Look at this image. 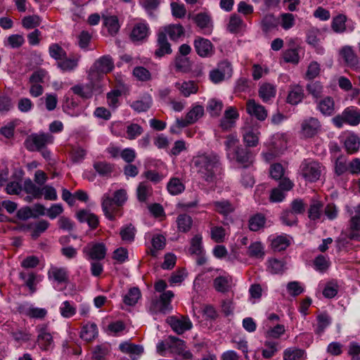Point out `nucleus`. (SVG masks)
Here are the masks:
<instances>
[{"mask_svg":"<svg viewBox=\"0 0 360 360\" xmlns=\"http://www.w3.org/2000/svg\"><path fill=\"white\" fill-rule=\"evenodd\" d=\"M178 229L180 231L188 232L192 226V218L186 214H180L176 219Z\"/></svg>","mask_w":360,"mask_h":360,"instance_id":"35","label":"nucleus"},{"mask_svg":"<svg viewBox=\"0 0 360 360\" xmlns=\"http://www.w3.org/2000/svg\"><path fill=\"white\" fill-rule=\"evenodd\" d=\"M281 219L283 223L287 226H293L297 224V218L296 214L291 212L290 210H284L281 216Z\"/></svg>","mask_w":360,"mask_h":360,"instance_id":"55","label":"nucleus"},{"mask_svg":"<svg viewBox=\"0 0 360 360\" xmlns=\"http://www.w3.org/2000/svg\"><path fill=\"white\" fill-rule=\"evenodd\" d=\"M49 53L56 60H62L66 57V52L57 44H53L49 47Z\"/></svg>","mask_w":360,"mask_h":360,"instance_id":"57","label":"nucleus"},{"mask_svg":"<svg viewBox=\"0 0 360 360\" xmlns=\"http://www.w3.org/2000/svg\"><path fill=\"white\" fill-rule=\"evenodd\" d=\"M223 108L221 101L217 99H211L207 106V111L212 116H219Z\"/></svg>","mask_w":360,"mask_h":360,"instance_id":"50","label":"nucleus"},{"mask_svg":"<svg viewBox=\"0 0 360 360\" xmlns=\"http://www.w3.org/2000/svg\"><path fill=\"white\" fill-rule=\"evenodd\" d=\"M243 25V20L240 16L233 14L231 16L227 29L231 33H236L239 31Z\"/></svg>","mask_w":360,"mask_h":360,"instance_id":"51","label":"nucleus"},{"mask_svg":"<svg viewBox=\"0 0 360 360\" xmlns=\"http://www.w3.org/2000/svg\"><path fill=\"white\" fill-rule=\"evenodd\" d=\"M174 295L172 291L167 290L162 293L159 298H153L149 307V311L152 314L160 313L163 314L171 311L172 309L171 300Z\"/></svg>","mask_w":360,"mask_h":360,"instance_id":"3","label":"nucleus"},{"mask_svg":"<svg viewBox=\"0 0 360 360\" xmlns=\"http://www.w3.org/2000/svg\"><path fill=\"white\" fill-rule=\"evenodd\" d=\"M74 94L84 98H89L92 96L94 85L87 84L84 86L81 85H75L71 88Z\"/></svg>","mask_w":360,"mask_h":360,"instance_id":"36","label":"nucleus"},{"mask_svg":"<svg viewBox=\"0 0 360 360\" xmlns=\"http://www.w3.org/2000/svg\"><path fill=\"white\" fill-rule=\"evenodd\" d=\"M301 174L307 181H316L321 174V165L316 162H304L301 166Z\"/></svg>","mask_w":360,"mask_h":360,"instance_id":"5","label":"nucleus"},{"mask_svg":"<svg viewBox=\"0 0 360 360\" xmlns=\"http://www.w3.org/2000/svg\"><path fill=\"white\" fill-rule=\"evenodd\" d=\"M133 74L140 81H148L151 78L150 72L141 66L136 67L133 70Z\"/></svg>","mask_w":360,"mask_h":360,"instance_id":"59","label":"nucleus"},{"mask_svg":"<svg viewBox=\"0 0 360 360\" xmlns=\"http://www.w3.org/2000/svg\"><path fill=\"white\" fill-rule=\"evenodd\" d=\"M77 218L81 223L86 222L92 229L97 228L99 224L98 217L87 210H81L77 212Z\"/></svg>","mask_w":360,"mask_h":360,"instance_id":"16","label":"nucleus"},{"mask_svg":"<svg viewBox=\"0 0 360 360\" xmlns=\"http://www.w3.org/2000/svg\"><path fill=\"white\" fill-rule=\"evenodd\" d=\"M137 198L140 202H146L152 195V186L146 181L141 182L136 189Z\"/></svg>","mask_w":360,"mask_h":360,"instance_id":"23","label":"nucleus"},{"mask_svg":"<svg viewBox=\"0 0 360 360\" xmlns=\"http://www.w3.org/2000/svg\"><path fill=\"white\" fill-rule=\"evenodd\" d=\"M94 168L98 174L103 176H110L113 171V165L105 162H95L94 163Z\"/></svg>","mask_w":360,"mask_h":360,"instance_id":"29","label":"nucleus"},{"mask_svg":"<svg viewBox=\"0 0 360 360\" xmlns=\"http://www.w3.org/2000/svg\"><path fill=\"white\" fill-rule=\"evenodd\" d=\"M323 207L322 202L312 199L308 210V217L313 221L319 219L322 215Z\"/></svg>","mask_w":360,"mask_h":360,"instance_id":"21","label":"nucleus"},{"mask_svg":"<svg viewBox=\"0 0 360 360\" xmlns=\"http://www.w3.org/2000/svg\"><path fill=\"white\" fill-rule=\"evenodd\" d=\"M143 128L138 124L132 123L127 127V139L134 140L143 133Z\"/></svg>","mask_w":360,"mask_h":360,"instance_id":"53","label":"nucleus"},{"mask_svg":"<svg viewBox=\"0 0 360 360\" xmlns=\"http://www.w3.org/2000/svg\"><path fill=\"white\" fill-rule=\"evenodd\" d=\"M360 146V141L357 136H349L345 142V146L347 150V151L349 153H356Z\"/></svg>","mask_w":360,"mask_h":360,"instance_id":"44","label":"nucleus"},{"mask_svg":"<svg viewBox=\"0 0 360 360\" xmlns=\"http://www.w3.org/2000/svg\"><path fill=\"white\" fill-rule=\"evenodd\" d=\"M185 189L184 185L178 178H172L167 184V190L172 195H178Z\"/></svg>","mask_w":360,"mask_h":360,"instance_id":"40","label":"nucleus"},{"mask_svg":"<svg viewBox=\"0 0 360 360\" xmlns=\"http://www.w3.org/2000/svg\"><path fill=\"white\" fill-rule=\"evenodd\" d=\"M122 240L131 242L135 236V228L131 224L121 229L120 233Z\"/></svg>","mask_w":360,"mask_h":360,"instance_id":"58","label":"nucleus"},{"mask_svg":"<svg viewBox=\"0 0 360 360\" xmlns=\"http://www.w3.org/2000/svg\"><path fill=\"white\" fill-rule=\"evenodd\" d=\"M157 46L158 49L155 51V56L160 58L166 54H170L172 52L171 44L167 40L165 32L158 33L157 36Z\"/></svg>","mask_w":360,"mask_h":360,"instance_id":"10","label":"nucleus"},{"mask_svg":"<svg viewBox=\"0 0 360 360\" xmlns=\"http://www.w3.org/2000/svg\"><path fill=\"white\" fill-rule=\"evenodd\" d=\"M304 354V351L300 349L289 348L285 350L284 360H299Z\"/></svg>","mask_w":360,"mask_h":360,"instance_id":"52","label":"nucleus"},{"mask_svg":"<svg viewBox=\"0 0 360 360\" xmlns=\"http://www.w3.org/2000/svg\"><path fill=\"white\" fill-rule=\"evenodd\" d=\"M119 348L123 353L130 355H140L143 352V348L141 345L131 344L127 342H122L120 345Z\"/></svg>","mask_w":360,"mask_h":360,"instance_id":"27","label":"nucleus"},{"mask_svg":"<svg viewBox=\"0 0 360 360\" xmlns=\"http://www.w3.org/2000/svg\"><path fill=\"white\" fill-rule=\"evenodd\" d=\"M37 342L41 349L47 350L53 342V338L49 333L41 331L37 337Z\"/></svg>","mask_w":360,"mask_h":360,"instance_id":"42","label":"nucleus"},{"mask_svg":"<svg viewBox=\"0 0 360 360\" xmlns=\"http://www.w3.org/2000/svg\"><path fill=\"white\" fill-rule=\"evenodd\" d=\"M83 253L93 260H101L105 258L106 248L103 243H89L83 249Z\"/></svg>","mask_w":360,"mask_h":360,"instance_id":"8","label":"nucleus"},{"mask_svg":"<svg viewBox=\"0 0 360 360\" xmlns=\"http://www.w3.org/2000/svg\"><path fill=\"white\" fill-rule=\"evenodd\" d=\"M173 16L177 18H182L186 14V9L184 4L176 2H172L170 4Z\"/></svg>","mask_w":360,"mask_h":360,"instance_id":"60","label":"nucleus"},{"mask_svg":"<svg viewBox=\"0 0 360 360\" xmlns=\"http://www.w3.org/2000/svg\"><path fill=\"white\" fill-rule=\"evenodd\" d=\"M301 127L302 133L305 136L312 137L319 131L321 124L318 119L309 117L302 122Z\"/></svg>","mask_w":360,"mask_h":360,"instance_id":"11","label":"nucleus"},{"mask_svg":"<svg viewBox=\"0 0 360 360\" xmlns=\"http://www.w3.org/2000/svg\"><path fill=\"white\" fill-rule=\"evenodd\" d=\"M307 90L309 94L318 98L321 96L323 86L319 82H311L307 85Z\"/></svg>","mask_w":360,"mask_h":360,"instance_id":"54","label":"nucleus"},{"mask_svg":"<svg viewBox=\"0 0 360 360\" xmlns=\"http://www.w3.org/2000/svg\"><path fill=\"white\" fill-rule=\"evenodd\" d=\"M114 68L112 58L110 56H103L97 60L91 69L89 77L92 79L98 76L99 73L106 74L110 72Z\"/></svg>","mask_w":360,"mask_h":360,"instance_id":"6","label":"nucleus"},{"mask_svg":"<svg viewBox=\"0 0 360 360\" xmlns=\"http://www.w3.org/2000/svg\"><path fill=\"white\" fill-rule=\"evenodd\" d=\"M295 24V17L292 13H286L281 15V25L285 30L291 28Z\"/></svg>","mask_w":360,"mask_h":360,"instance_id":"61","label":"nucleus"},{"mask_svg":"<svg viewBox=\"0 0 360 360\" xmlns=\"http://www.w3.org/2000/svg\"><path fill=\"white\" fill-rule=\"evenodd\" d=\"M149 27L146 23H136L130 34V39L132 41H139L146 39L148 34Z\"/></svg>","mask_w":360,"mask_h":360,"instance_id":"15","label":"nucleus"},{"mask_svg":"<svg viewBox=\"0 0 360 360\" xmlns=\"http://www.w3.org/2000/svg\"><path fill=\"white\" fill-rule=\"evenodd\" d=\"M231 71L230 64L228 62L220 63L218 68L212 70L210 77L214 83H219L225 79L226 72Z\"/></svg>","mask_w":360,"mask_h":360,"instance_id":"19","label":"nucleus"},{"mask_svg":"<svg viewBox=\"0 0 360 360\" xmlns=\"http://www.w3.org/2000/svg\"><path fill=\"white\" fill-rule=\"evenodd\" d=\"M20 278L24 281L25 285L30 289V292L33 293L36 290V278L37 275L34 272L26 273L22 271L19 274Z\"/></svg>","mask_w":360,"mask_h":360,"instance_id":"32","label":"nucleus"},{"mask_svg":"<svg viewBox=\"0 0 360 360\" xmlns=\"http://www.w3.org/2000/svg\"><path fill=\"white\" fill-rule=\"evenodd\" d=\"M98 334L97 326L95 323L86 325L82 328L80 337L85 341L89 342L94 340Z\"/></svg>","mask_w":360,"mask_h":360,"instance_id":"33","label":"nucleus"},{"mask_svg":"<svg viewBox=\"0 0 360 360\" xmlns=\"http://www.w3.org/2000/svg\"><path fill=\"white\" fill-rule=\"evenodd\" d=\"M333 122L338 128H341L344 124L356 126L360 123V109L354 106L347 107L333 118Z\"/></svg>","mask_w":360,"mask_h":360,"instance_id":"2","label":"nucleus"},{"mask_svg":"<svg viewBox=\"0 0 360 360\" xmlns=\"http://www.w3.org/2000/svg\"><path fill=\"white\" fill-rule=\"evenodd\" d=\"M174 67L177 72L187 73L191 70V63L187 57L176 56L174 60Z\"/></svg>","mask_w":360,"mask_h":360,"instance_id":"28","label":"nucleus"},{"mask_svg":"<svg viewBox=\"0 0 360 360\" xmlns=\"http://www.w3.org/2000/svg\"><path fill=\"white\" fill-rule=\"evenodd\" d=\"M318 327L316 333L321 334L323 332L325 328L330 324V319L327 314H322L317 316Z\"/></svg>","mask_w":360,"mask_h":360,"instance_id":"62","label":"nucleus"},{"mask_svg":"<svg viewBox=\"0 0 360 360\" xmlns=\"http://www.w3.org/2000/svg\"><path fill=\"white\" fill-rule=\"evenodd\" d=\"M168 340H169V348L172 353L180 354L185 349V342L182 340L174 336H169Z\"/></svg>","mask_w":360,"mask_h":360,"instance_id":"38","label":"nucleus"},{"mask_svg":"<svg viewBox=\"0 0 360 360\" xmlns=\"http://www.w3.org/2000/svg\"><path fill=\"white\" fill-rule=\"evenodd\" d=\"M214 205L217 212L224 216L229 214L235 210V207L228 200L214 202Z\"/></svg>","mask_w":360,"mask_h":360,"instance_id":"39","label":"nucleus"},{"mask_svg":"<svg viewBox=\"0 0 360 360\" xmlns=\"http://www.w3.org/2000/svg\"><path fill=\"white\" fill-rule=\"evenodd\" d=\"M167 323L169 324L172 328L177 334H183L185 331L191 329L192 323L190 319L186 317L181 316L180 317L176 316H169L167 319Z\"/></svg>","mask_w":360,"mask_h":360,"instance_id":"7","label":"nucleus"},{"mask_svg":"<svg viewBox=\"0 0 360 360\" xmlns=\"http://www.w3.org/2000/svg\"><path fill=\"white\" fill-rule=\"evenodd\" d=\"M304 96L303 89L302 86L297 85L295 86L289 92L287 97L288 103L292 105H297L302 101Z\"/></svg>","mask_w":360,"mask_h":360,"instance_id":"24","label":"nucleus"},{"mask_svg":"<svg viewBox=\"0 0 360 360\" xmlns=\"http://www.w3.org/2000/svg\"><path fill=\"white\" fill-rule=\"evenodd\" d=\"M290 245L289 240L283 236H278L271 242V247L274 251L280 252L285 250Z\"/></svg>","mask_w":360,"mask_h":360,"instance_id":"43","label":"nucleus"},{"mask_svg":"<svg viewBox=\"0 0 360 360\" xmlns=\"http://www.w3.org/2000/svg\"><path fill=\"white\" fill-rule=\"evenodd\" d=\"M347 17L345 15L340 14L333 20L331 27L335 32H343L346 30Z\"/></svg>","mask_w":360,"mask_h":360,"instance_id":"41","label":"nucleus"},{"mask_svg":"<svg viewBox=\"0 0 360 360\" xmlns=\"http://www.w3.org/2000/svg\"><path fill=\"white\" fill-rule=\"evenodd\" d=\"M193 20L200 29L209 27L212 22L210 15L205 12L199 13L192 17Z\"/></svg>","mask_w":360,"mask_h":360,"instance_id":"31","label":"nucleus"},{"mask_svg":"<svg viewBox=\"0 0 360 360\" xmlns=\"http://www.w3.org/2000/svg\"><path fill=\"white\" fill-rule=\"evenodd\" d=\"M141 297V291L138 288L134 287L124 297V302L129 306H134Z\"/></svg>","mask_w":360,"mask_h":360,"instance_id":"37","label":"nucleus"},{"mask_svg":"<svg viewBox=\"0 0 360 360\" xmlns=\"http://www.w3.org/2000/svg\"><path fill=\"white\" fill-rule=\"evenodd\" d=\"M58 65L64 71L72 70L77 65V60L65 57L58 63Z\"/></svg>","mask_w":360,"mask_h":360,"instance_id":"63","label":"nucleus"},{"mask_svg":"<svg viewBox=\"0 0 360 360\" xmlns=\"http://www.w3.org/2000/svg\"><path fill=\"white\" fill-rule=\"evenodd\" d=\"M193 164L198 172L207 182H214L216 170L220 165L219 157L215 153H205L193 159Z\"/></svg>","mask_w":360,"mask_h":360,"instance_id":"1","label":"nucleus"},{"mask_svg":"<svg viewBox=\"0 0 360 360\" xmlns=\"http://www.w3.org/2000/svg\"><path fill=\"white\" fill-rule=\"evenodd\" d=\"M204 115V109L201 105L194 106L187 114L186 117L188 119V122L195 123L199 118Z\"/></svg>","mask_w":360,"mask_h":360,"instance_id":"47","label":"nucleus"},{"mask_svg":"<svg viewBox=\"0 0 360 360\" xmlns=\"http://www.w3.org/2000/svg\"><path fill=\"white\" fill-rule=\"evenodd\" d=\"M287 290L289 294L296 297L303 292L304 289L297 281H291L287 284Z\"/></svg>","mask_w":360,"mask_h":360,"instance_id":"64","label":"nucleus"},{"mask_svg":"<svg viewBox=\"0 0 360 360\" xmlns=\"http://www.w3.org/2000/svg\"><path fill=\"white\" fill-rule=\"evenodd\" d=\"M340 55L347 66L354 68L357 67L359 65V58L354 53L352 46H343L340 51Z\"/></svg>","mask_w":360,"mask_h":360,"instance_id":"14","label":"nucleus"},{"mask_svg":"<svg viewBox=\"0 0 360 360\" xmlns=\"http://www.w3.org/2000/svg\"><path fill=\"white\" fill-rule=\"evenodd\" d=\"M103 18L104 20V25L108 27L109 33L110 34H115L120 29V25L117 16L103 15Z\"/></svg>","mask_w":360,"mask_h":360,"instance_id":"34","label":"nucleus"},{"mask_svg":"<svg viewBox=\"0 0 360 360\" xmlns=\"http://www.w3.org/2000/svg\"><path fill=\"white\" fill-rule=\"evenodd\" d=\"M160 32H165L166 36L168 34L171 40L176 41L184 34L185 30L181 24H174L165 26L164 30Z\"/></svg>","mask_w":360,"mask_h":360,"instance_id":"20","label":"nucleus"},{"mask_svg":"<svg viewBox=\"0 0 360 360\" xmlns=\"http://www.w3.org/2000/svg\"><path fill=\"white\" fill-rule=\"evenodd\" d=\"M52 142V136L48 134H34L25 140V146L30 151L41 150Z\"/></svg>","mask_w":360,"mask_h":360,"instance_id":"4","label":"nucleus"},{"mask_svg":"<svg viewBox=\"0 0 360 360\" xmlns=\"http://www.w3.org/2000/svg\"><path fill=\"white\" fill-rule=\"evenodd\" d=\"M214 288L221 292H228L230 288L229 281L228 278L224 276L217 277L214 280Z\"/></svg>","mask_w":360,"mask_h":360,"instance_id":"45","label":"nucleus"},{"mask_svg":"<svg viewBox=\"0 0 360 360\" xmlns=\"http://www.w3.org/2000/svg\"><path fill=\"white\" fill-rule=\"evenodd\" d=\"M102 210L105 216L110 220H115V217L113 214L116 210V205H115L114 200L109 194H105L102 200Z\"/></svg>","mask_w":360,"mask_h":360,"instance_id":"18","label":"nucleus"},{"mask_svg":"<svg viewBox=\"0 0 360 360\" xmlns=\"http://www.w3.org/2000/svg\"><path fill=\"white\" fill-rule=\"evenodd\" d=\"M175 86L184 97H188L191 94H196L198 89L197 84L193 81L184 82L181 84L176 82Z\"/></svg>","mask_w":360,"mask_h":360,"instance_id":"22","label":"nucleus"},{"mask_svg":"<svg viewBox=\"0 0 360 360\" xmlns=\"http://www.w3.org/2000/svg\"><path fill=\"white\" fill-rule=\"evenodd\" d=\"M41 20L37 15H29L23 18L22 25L26 29H32L40 25Z\"/></svg>","mask_w":360,"mask_h":360,"instance_id":"56","label":"nucleus"},{"mask_svg":"<svg viewBox=\"0 0 360 360\" xmlns=\"http://www.w3.org/2000/svg\"><path fill=\"white\" fill-rule=\"evenodd\" d=\"M191 255H201L202 252V236L200 235H195L191 241V248L189 249Z\"/></svg>","mask_w":360,"mask_h":360,"instance_id":"46","label":"nucleus"},{"mask_svg":"<svg viewBox=\"0 0 360 360\" xmlns=\"http://www.w3.org/2000/svg\"><path fill=\"white\" fill-rule=\"evenodd\" d=\"M318 110L324 116H331L335 113V101L330 96H326L317 103Z\"/></svg>","mask_w":360,"mask_h":360,"instance_id":"17","label":"nucleus"},{"mask_svg":"<svg viewBox=\"0 0 360 360\" xmlns=\"http://www.w3.org/2000/svg\"><path fill=\"white\" fill-rule=\"evenodd\" d=\"M276 95L275 86L269 83L263 84L259 89V96L264 102H267Z\"/></svg>","mask_w":360,"mask_h":360,"instance_id":"25","label":"nucleus"},{"mask_svg":"<svg viewBox=\"0 0 360 360\" xmlns=\"http://www.w3.org/2000/svg\"><path fill=\"white\" fill-rule=\"evenodd\" d=\"M259 132L255 131L253 129H246L243 135V141L247 147H255L259 143Z\"/></svg>","mask_w":360,"mask_h":360,"instance_id":"26","label":"nucleus"},{"mask_svg":"<svg viewBox=\"0 0 360 360\" xmlns=\"http://www.w3.org/2000/svg\"><path fill=\"white\" fill-rule=\"evenodd\" d=\"M233 158L237 162L241 164L243 167H248L252 163V155L249 149L242 146L234 149Z\"/></svg>","mask_w":360,"mask_h":360,"instance_id":"9","label":"nucleus"},{"mask_svg":"<svg viewBox=\"0 0 360 360\" xmlns=\"http://www.w3.org/2000/svg\"><path fill=\"white\" fill-rule=\"evenodd\" d=\"M246 110L250 115L255 116L260 121L264 120L267 117V111L264 107L257 103L253 99L247 102Z\"/></svg>","mask_w":360,"mask_h":360,"instance_id":"13","label":"nucleus"},{"mask_svg":"<svg viewBox=\"0 0 360 360\" xmlns=\"http://www.w3.org/2000/svg\"><path fill=\"white\" fill-rule=\"evenodd\" d=\"M197 53L201 57H208L213 53V46L208 39L199 37L194 41Z\"/></svg>","mask_w":360,"mask_h":360,"instance_id":"12","label":"nucleus"},{"mask_svg":"<svg viewBox=\"0 0 360 360\" xmlns=\"http://www.w3.org/2000/svg\"><path fill=\"white\" fill-rule=\"evenodd\" d=\"M248 255L251 257L262 258L264 255V248L260 242L252 243L248 249Z\"/></svg>","mask_w":360,"mask_h":360,"instance_id":"48","label":"nucleus"},{"mask_svg":"<svg viewBox=\"0 0 360 360\" xmlns=\"http://www.w3.org/2000/svg\"><path fill=\"white\" fill-rule=\"evenodd\" d=\"M24 191L27 194H31L34 198H41L42 196L41 188L36 186L30 179L24 181Z\"/></svg>","mask_w":360,"mask_h":360,"instance_id":"30","label":"nucleus"},{"mask_svg":"<svg viewBox=\"0 0 360 360\" xmlns=\"http://www.w3.org/2000/svg\"><path fill=\"white\" fill-rule=\"evenodd\" d=\"M265 218L262 214H256L249 220V227L251 231H257L264 226Z\"/></svg>","mask_w":360,"mask_h":360,"instance_id":"49","label":"nucleus"}]
</instances>
